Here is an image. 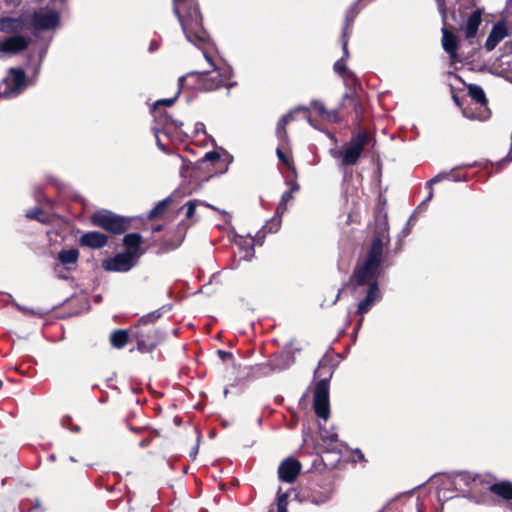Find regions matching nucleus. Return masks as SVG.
Masks as SVG:
<instances>
[{
	"mask_svg": "<svg viewBox=\"0 0 512 512\" xmlns=\"http://www.w3.org/2000/svg\"><path fill=\"white\" fill-rule=\"evenodd\" d=\"M277 512H288L287 508H277Z\"/></svg>",
	"mask_w": 512,
	"mask_h": 512,
	"instance_id": "nucleus-63",
	"label": "nucleus"
},
{
	"mask_svg": "<svg viewBox=\"0 0 512 512\" xmlns=\"http://www.w3.org/2000/svg\"><path fill=\"white\" fill-rule=\"evenodd\" d=\"M44 216V212L41 208H33L26 213V217L29 219H35L38 220L41 223L45 222V219L42 217Z\"/></svg>",
	"mask_w": 512,
	"mask_h": 512,
	"instance_id": "nucleus-34",
	"label": "nucleus"
},
{
	"mask_svg": "<svg viewBox=\"0 0 512 512\" xmlns=\"http://www.w3.org/2000/svg\"><path fill=\"white\" fill-rule=\"evenodd\" d=\"M46 52H47V48H43V49H41V51H40V53H39L40 62H41V61L43 60V58L45 57Z\"/></svg>",
	"mask_w": 512,
	"mask_h": 512,
	"instance_id": "nucleus-58",
	"label": "nucleus"
},
{
	"mask_svg": "<svg viewBox=\"0 0 512 512\" xmlns=\"http://www.w3.org/2000/svg\"><path fill=\"white\" fill-rule=\"evenodd\" d=\"M334 71L340 75H343L345 73L349 74V75H352V72H348L347 71V67H346V64H345V59L344 58H341L339 59L338 61L335 62L334 64Z\"/></svg>",
	"mask_w": 512,
	"mask_h": 512,
	"instance_id": "nucleus-37",
	"label": "nucleus"
},
{
	"mask_svg": "<svg viewBox=\"0 0 512 512\" xmlns=\"http://www.w3.org/2000/svg\"><path fill=\"white\" fill-rule=\"evenodd\" d=\"M325 120L332 121V122H339L340 117H339L338 110L327 111V114L325 115Z\"/></svg>",
	"mask_w": 512,
	"mask_h": 512,
	"instance_id": "nucleus-43",
	"label": "nucleus"
},
{
	"mask_svg": "<svg viewBox=\"0 0 512 512\" xmlns=\"http://www.w3.org/2000/svg\"><path fill=\"white\" fill-rule=\"evenodd\" d=\"M298 111H308V108L305 106H298L279 119L276 127V136L280 141L287 138L286 125L294 120V113Z\"/></svg>",
	"mask_w": 512,
	"mask_h": 512,
	"instance_id": "nucleus-19",
	"label": "nucleus"
},
{
	"mask_svg": "<svg viewBox=\"0 0 512 512\" xmlns=\"http://www.w3.org/2000/svg\"><path fill=\"white\" fill-rule=\"evenodd\" d=\"M488 475L472 474L467 471L455 472L453 476V483L456 489L465 491L467 490V498L474 501L476 504H487L489 502V495L484 491Z\"/></svg>",
	"mask_w": 512,
	"mask_h": 512,
	"instance_id": "nucleus-3",
	"label": "nucleus"
},
{
	"mask_svg": "<svg viewBox=\"0 0 512 512\" xmlns=\"http://www.w3.org/2000/svg\"><path fill=\"white\" fill-rule=\"evenodd\" d=\"M362 322H363V318H361V319L359 320V322H358V324H357V327H356V329H357V330L361 327Z\"/></svg>",
	"mask_w": 512,
	"mask_h": 512,
	"instance_id": "nucleus-64",
	"label": "nucleus"
},
{
	"mask_svg": "<svg viewBox=\"0 0 512 512\" xmlns=\"http://www.w3.org/2000/svg\"><path fill=\"white\" fill-rule=\"evenodd\" d=\"M355 453L357 454V457L359 460H364V454L362 453V451L360 449H356Z\"/></svg>",
	"mask_w": 512,
	"mask_h": 512,
	"instance_id": "nucleus-57",
	"label": "nucleus"
},
{
	"mask_svg": "<svg viewBox=\"0 0 512 512\" xmlns=\"http://www.w3.org/2000/svg\"><path fill=\"white\" fill-rule=\"evenodd\" d=\"M468 93H469V96L476 103L483 104V105L487 104V99H486V96H485V93H484V90L482 89V87L475 85V84H471L468 87Z\"/></svg>",
	"mask_w": 512,
	"mask_h": 512,
	"instance_id": "nucleus-29",
	"label": "nucleus"
},
{
	"mask_svg": "<svg viewBox=\"0 0 512 512\" xmlns=\"http://www.w3.org/2000/svg\"><path fill=\"white\" fill-rule=\"evenodd\" d=\"M128 340V333L126 330H115L110 336V341L113 347L123 348Z\"/></svg>",
	"mask_w": 512,
	"mask_h": 512,
	"instance_id": "nucleus-28",
	"label": "nucleus"
},
{
	"mask_svg": "<svg viewBox=\"0 0 512 512\" xmlns=\"http://www.w3.org/2000/svg\"><path fill=\"white\" fill-rule=\"evenodd\" d=\"M319 430L320 436L324 441L336 442L338 440V435L335 432L328 430L321 425L319 426Z\"/></svg>",
	"mask_w": 512,
	"mask_h": 512,
	"instance_id": "nucleus-33",
	"label": "nucleus"
},
{
	"mask_svg": "<svg viewBox=\"0 0 512 512\" xmlns=\"http://www.w3.org/2000/svg\"><path fill=\"white\" fill-rule=\"evenodd\" d=\"M286 204L287 203H284V202H281V201L279 202L278 207L276 209V215L275 216H280V219L282 218V215L287 210Z\"/></svg>",
	"mask_w": 512,
	"mask_h": 512,
	"instance_id": "nucleus-47",
	"label": "nucleus"
},
{
	"mask_svg": "<svg viewBox=\"0 0 512 512\" xmlns=\"http://www.w3.org/2000/svg\"><path fill=\"white\" fill-rule=\"evenodd\" d=\"M442 47L449 54L452 60L457 58L458 41L457 37L447 28H442Z\"/></svg>",
	"mask_w": 512,
	"mask_h": 512,
	"instance_id": "nucleus-20",
	"label": "nucleus"
},
{
	"mask_svg": "<svg viewBox=\"0 0 512 512\" xmlns=\"http://www.w3.org/2000/svg\"><path fill=\"white\" fill-rule=\"evenodd\" d=\"M198 449H199V443H197L190 451L189 455L192 459H195L196 458V455L198 453Z\"/></svg>",
	"mask_w": 512,
	"mask_h": 512,
	"instance_id": "nucleus-52",
	"label": "nucleus"
},
{
	"mask_svg": "<svg viewBox=\"0 0 512 512\" xmlns=\"http://www.w3.org/2000/svg\"><path fill=\"white\" fill-rule=\"evenodd\" d=\"M322 363H323L322 361L319 362V366H318L317 370L315 371V374H320V371L322 369Z\"/></svg>",
	"mask_w": 512,
	"mask_h": 512,
	"instance_id": "nucleus-61",
	"label": "nucleus"
},
{
	"mask_svg": "<svg viewBox=\"0 0 512 512\" xmlns=\"http://www.w3.org/2000/svg\"><path fill=\"white\" fill-rule=\"evenodd\" d=\"M482 17H481V11L475 10L473 11L467 18L464 30H465V36L467 39L474 38L478 32L479 26L481 24Z\"/></svg>",
	"mask_w": 512,
	"mask_h": 512,
	"instance_id": "nucleus-21",
	"label": "nucleus"
},
{
	"mask_svg": "<svg viewBox=\"0 0 512 512\" xmlns=\"http://www.w3.org/2000/svg\"><path fill=\"white\" fill-rule=\"evenodd\" d=\"M271 366L269 362L257 364L252 368V375L256 378L267 377L274 373L273 370H270Z\"/></svg>",
	"mask_w": 512,
	"mask_h": 512,
	"instance_id": "nucleus-31",
	"label": "nucleus"
},
{
	"mask_svg": "<svg viewBox=\"0 0 512 512\" xmlns=\"http://www.w3.org/2000/svg\"><path fill=\"white\" fill-rule=\"evenodd\" d=\"M311 107L317 111V113L320 117L325 119V115L327 114L328 110H326L323 102H321L319 100H313V101H311Z\"/></svg>",
	"mask_w": 512,
	"mask_h": 512,
	"instance_id": "nucleus-36",
	"label": "nucleus"
},
{
	"mask_svg": "<svg viewBox=\"0 0 512 512\" xmlns=\"http://www.w3.org/2000/svg\"><path fill=\"white\" fill-rule=\"evenodd\" d=\"M511 7H512V0H507L506 8H505V17H508Z\"/></svg>",
	"mask_w": 512,
	"mask_h": 512,
	"instance_id": "nucleus-54",
	"label": "nucleus"
},
{
	"mask_svg": "<svg viewBox=\"0 0 512 512\" xmlns=\"http://www.w3.org/2000/svg\"><path fill=\"white\" fill-rule=\"evenodd\" d=\"M293 198L292 191H285L281 196V202L287 203L289 200Z\"/></svg>",
	"mask_w": 512,
	"mask_h": 512,
	"instance_id": "nucleus-49",
	"label": "nucleus"
},
{
	"mask_svg": "<svg viewBox=\"0 0 512 512\" xmlns=\"http://www.w3.org/2000/svg\"><path fill=\"white\" fill-rule=\"evenodd\" d=\"M153 130H154V134L156 137V144H157L158 148L163 152H167L166 146L161 142V140L159 138V133L162 132V128L154 127Z\"/></svg>",
	"mask_w": 512,
	"mask_h": 512,
	"instance_id": "nucleus-42",
	"label": "nucleus"
},
{
	"mask_svg": "<svg viewBox=\"0 0 512 512\" xmlns=\"http://www.w3.org/2000/svg\"><path fill=\"white\" fill-rule=\"evenodd\" d=\"M141 242L142 236L139 233H129L126 234L123 238V244L129 249H134V254L139 249Z\"/></svg>",
	"mask_w": 512,
	"mask_h": 512,
	"instance_id": "nucleus-30",
	"label": "nucleus"
},
{
	"mask_svg": "<svg viewBox=\"0 0 512 512\" xmlns=\"http://www.w3.org/2000/svg\"><path fill=\"white\" fill-rule=\"evenodd\" d=\"M301 471V463L292 457H288L281 462L278 467L279 479L283 482L292 483Z\"/></svg>",
	"mask_w": 512,
	"mask_h": 512,
	"instance_id": "nucleus-13",
	"label": "nucleus"
},
{
	"mask_svg": "<svg viewBox=\"0 0 512 512\" xmlns=\"http://www.w3.org/2000/svg\"><path fill=\"white\" fill-rule=\"evenodd\" d=\"M311 502H312L313 504H315V505H320V504H322L324 501H323V500H318V499H316V498H313V499L311 500Z\"/></svg>",
	"mask_w": 512,
	"mask_h": 512,
	"instance_id": "nucleus-60",
	"label": "nucleus"
},
{
	"mask_svg": "<svg viewBox=\"0 0 512 512\" xmlns=\"http://www.w3.org/2000/svg\"><path fill=\"white\" fill-rule=\"evenodd\" d=\"M281 226L280 216L272 217L266 224L262 227L260 231L257 232L255 236V241L259 244H262L263 239L265 238V233H275L279 230Z\"/></svg>",
	"mask_w": 512,
	"mask_h": 512,
	"instance_id": "nucleus-24",
	"label": "nucleus"
},
{
	"mask_svg": "<svg viewBox=\"0 0 512 512\" xmlns=\"http://www.w3.org/2000/svg\"><path fill=\"white\" fill-rule=\"evenodd\" d=\"M217 355L219 356V358L222 360V361H226L228 359H232L233 358V354L229 351H224V350H218L217 351Z\"/></svg>",
	"mask_w": 512,
	"mask_h": 512,
	"instance_id": "nucleus-46",
	"label": "nucleus"
},
{
	"mask_svg": "<svg viewBox=\"0 0 512 512\" xmlns=\"http://www.w3.org/2000/svg\"><path fill=\"white\" fill-rule=\"evenodd\" d=\"M377 228L375 236L373 237L371 246L366 254L364 261L357 265L352 275L350 276L346 286L351 289L353 293H357L358 289L361 288L368 280L373 278H379L380 267L383 257V238H387L388 235V223L387 216L384 215L382 218L376 219Z\"/></svg>",
	"mask_w": 512,
	"mask_h": 512,
	"instance_id": "nucleus-1",
	"label": "nucleus"
},
{
	"mask_svg": "<svg viewBox=\"0 0 512 512\" xmlns=\"http://www.w3.org/2000/svg\"><path fill=\"white\" fill-rule=\"evenodd\" d=\"M159 123L161 124L162 132L164 134H168L169 129L171 126H173L175 129H179L183 123L179 120L173 119L171 116H169L167 113H159Z\"/></svg>",
	"mask_w": 512,
	"mask_h": 512,
	"instance_id": "nucleus-27",
	"label": "nucleus"
},
{
	"mask_svg": "<svg viewBox=\"0 0 512 512\" xmlns=\"http://www.w3.org/2000/svg\"><path fill=\"white\" fill-rule=\"evenodd\" d=\"M60 15L55 10L36 11L32 17V26L35 30H52L59 26Z\"/></svg>",
	"mask_w": 512,
	"mask_h": 512,
	"instance_id": "nucleus-11",
	"label": "nucleus"
},
{
	"mask_svg": "<svg viewBox=\"0 0 512 512\" xmlns=\"http://www.w3.org/2000/svg\"><path fill=\"white\" fill-rule=\"evenodd\" d=\"M29 40L22 35L0 39V52L18 53L28 47Z\"/></svg>",
	"mask_w": 512,
	"mask_h": 512,
	"instance_id": "nucleus-14",
	"label": "nucleus"
},
{
	"mask_svg": "<svg viewBox=\"0 0 512 512\" xmlns=\"http://www.w3.org/2000/svg\"><path fill=\"white\" fill-rule=\"evenodd\" d=\"M91 221L93 225L113 234H123L129 228V221L107 210L95 212Z\"/></svg>",
	"mask_w": 512,
	"mask_h": 512,
	"instance_id": "nucleus-7",
	"label": "nucleus"
},
{
	"mask_svg": "<svg viewBox=\"0 0 512 512\" xmlns=\"http://www.w3.org/2000/svg\"><path fill=\"white\" fill-rule=\"evenodd\" d=\"M340 295H341V290H339V291H338V293H337V295H336V298H335V300H334V302H333V303H336V302L339 300Z\"/></svg>",
	"mask_w": 512,
	"mask_h": 512,
	"instance_id": "nucleus-62",
	"label": "nucleus"
},
{
	"mask_svg": "<svg viewBox=\"0 0 512 512\" xmlns=\"http://www.w3.org/2000/svg\"><path fill=\"white\" fill-rule=\"evenodd\" d=\"M26 86L25 71L22 68L11 67L0 82V98H16L25 90Z\"/></svg>",
	"mask_w": 512,
	"mask_h": 512,
	"instance_id": "nucleus-6",
	"label": "nucleus"
},
{
	"mask_svg": "<svg viewBox=\"0 0 512 512\" xmlns=\"http://www.w3.org/2000/svg\"><path fill=\"white\" fill-rule=\"evenodd\" d=\"M367 286L365 297L358 303L357 313L363 315L367 313L374 304L382 299V293L379 288L378 278L368 280L362 287Z\"/></svg>",
	"mask_w": 512,
	"mask_h": 512,
	"instance_id": "nucleus-10",
	"label": "nucleus"
},
{
	"mask_svg": "<svg viewBox=\"0 0 512 512\" xmlns=\"http://www.w3.org/2000/svg\"><path fill=\"white\" fill-rule=\"evenodd\" d=\"M16 307H17L20 311H22V312H24V313H26V314H32V313H33L31 309H29V308H27V307L20 306L19 304H16Z\"/></svg>",
	"mask_w": 512,
	"mask_h": 512,
	"instance_id": "nucleus-55",
	"label": "nucleus"
},
{
	"mask_svg": "<svg viewBox=\"0 0 512 512\" xmlns=\"http://www.w3.org/2000/svg\"><path fill=\"white\" fill-rule=\"evenodd\" d=\"M358 13H359V10L356 8V4H354V5L350 6V8L347 10L346 15H345V22H344V26L342 29V36H341L342 48H343V53H344L342 58H344V59L348 58V56H349V52H348V48H347V46H348L347 38L351 31L354 19L356 18Z\"/></svg>",
	"mask_w": 512,
	"mask_h": 512,
	"instance_id": "nucleus-17",
	"label": "nucleus"
},
{
	"mask_svg": "<svg viewBox=\"0 0 512 512\" xmlns=\"http://www.w3.org/2000/svg\"><path fill=\"white\" fill-rule=\"evenodd\" d=\"M22 18L4 17L0 19V31L6 33H14L21 31L24 27Z\"/></svg>",
	"mask_w": 512,
	"mask_h": 512,
	"instance_id": "nucleus-23",
	"label": "nucleus"
},
{
	"mask_svg": "<svg viewBox=\"0 0 512 512\" xmlns=\"http://www.w3.org/2000/svg\"><path fill=\"white\" fill-rule=\"evenodd\" d=\"M171 201H172V198L170 196L166 197L165 199H163L161 201H159L156 204V206L149 212L148 217L149 218H154L157 215L161 214Z\"/></svg>",
	"mask_w": 512,
	"mask_h": 512,
	"instance_id": "nucleus-32",
	"label": "nucleus"
},
{
	"mask_svg": "<svg viewBox=\"0 0 512 512\" xmlns=\"http://www.w3.org/2000/svg\"><path fill=\"white\" fill-rule=\"evenodd\" d=\"M173 12L189 42L196 46L207 43L209 35L203 27V18L198 3L189 1L185 16L180 13L178 3H173Z\"/></svg>",
	"mask_w": 512,
	"mask_h": 512,
	"instance_id": "nucleus-2",
	"label": "nucleus"
},
{
	"mask_svg": "<svg viewBox=\"0 0 512 512\" xmlns=\"http://www.w3.org/2000/svg\"><path fill=\"white\" fill-rule=\"evenodd\" d=\"M184 207H186V218H192L196 209V201H188Z\"/></svg>",
	"mask_w": 512,
	"mask_h": 512,
	"instance_id": "nucleus-40",
	"label": "nucleus"
},
{
	"mask_svg": "<svg viewBox=\"0 0 512 512\" xmlns=\"http://www.w3.org/2000/svg\"><path fill=\"white\" fill-rule=\"evenodd\" d=\"M276 154H277V156H278V158H279V160L281 162H283L286 165L290 166L288 158L286 157V155L284 154V152L280 148L276 149Z\"/></svg>",
	"mask_w": 512,
	"mask_h": 512,
	"instance_id": "nucleus-48",
	"label": "nucleus"
},
{
	"mask_svg": "<svg viewBox=\"0 0 512 512\" xmlns=\"http://www.w3.org/2000/svg\"><path fill=\"white\" fill-rule=\"evenodd\" d=\"M450 173H446L445 171L438 173L436 176L431 178L427 183L426 186L429 189V193L427 197L422 201V203L419 205V208H422L424 205H426L429 201L432 200L434 193H433V184L439 183L443 181L444 179H449Z\"/></svg>",
	"mask_w": 512,
	"mask_h": 512,
	"instance_id": "nucleus-26",
	"label": "nucleus"
},
{
	"mask_svg": "<svg viewBox=\"0 0 512 512\" xmlns=\"http://www.w3.org/2000/svg\"><path fill=\"white\" fill-rule=\"evenodd\" d=\"M79 258V251L76 248H71L68 250H61L58 253V260L61 265L66 266V270H70L69 265H75Z\"/></svg>",
	"mask_w": 512,
	"mask_h": 512,
	"instance_id": "nucleus-25",
	"label": "nucleus"
},
{
	"mask_svg": "<svg viewBox=\"0 0 512 512\" xmlns=\"http://www.w3.org/2000/svg\"><path fill=\"white\" fill-rule=\"evenodd\" d=\"M216 75L209 76L208 71H191L178 79V86L183 88L185 83L190 78H195L194 86L203 91H213L224 85L225 81L229 80L232 75V69L227 67L221 70H216Z\"/></svg>",
	"mask_w": 512,
	"mask_h": 512,
	"instance_id": "nucleus-4",
	"label": "nucleus"
},
{
	"mask_svg": "<svg viewBox=\"0 0 512 512\" xmlns=\"http://www.w3.org/2000/svg\"><path fill=\"white\" fill-rule=\"evenodd\" d=\"M288 493L285 492V493H281L280 491L278 492V496H277V508H287V505H288Z\"/></svg>",
	"mask_w": 512,
	"mask_h": 512,
	"instance_id": "nucleus-38",
	"label": "nucleus"
},
{
	"mask_svg": "<svg viewBox=\"0 0 512 512\" xmlns=\"http://www.w3.org/2000/svg\"><path fill=\"white\" fill-rule=\"evenodd\" d=\"M236 85H237V82H229V83H227V84H226V87H227V89H228L227 95H229V94H230L229 90H230L232 87L236 86Z\"/></svg>",
	"mask_w": 512,
	"mask_h": 512,
	"instance_id": "nucleus-59",
	"label": "nucleus"
},
{
	"mask_svg": "<svg viewBox=\"0 0 512 512\" xmlns=\"http://www.w3.org/2000/svg\"><path fill=\"white\" fill-rule=\"evenodd\" d=\"M204 57H205V59L209 62V64H210V66L212 67L213 71H216V70H217V68H216V66H215V64H214V62H213V60H212L211 56H210L208 53L204 52Z\"/></svg>",
	"mask_w": 512,
	"mask_h": 512,
	"instance_id": "nucleus-51",
	"label": "nucleus"
},
{
	"mask_svg": "<svg viewBox=\"0 0 512 512\" xmlns=\"http://www.w3.org/2000/svg\"><path fill=\"white\" fill-rule=\"evenodd\" d=\"M220 159V154L217 151H209L205 153L204 157L202 158V162L209 161V162H216Z\"/></svg>",
	"mask_w": 512,
	"mask_h": 512,
	"instance_id": "nucleus-39",
	"label": "nucleus"
},
{
	"mask_svg": "<svg viewBox=\"0 0 512 512\" xmlns=\"http://www.w3.org/2000/svg\"><path fill=\"white\" fill-rule=\"evenodd\" d=\"M268 362L271 366L270 370H273L274 373H280L294 364L295 356L292 352L284 351L271 356Z\"/></svg>",
	"mask_w": 512,
	"mask_h": 512,
	"instance_id": "nucleus-16",
	"label": "nucleus"
},
{
	"mask_svg": "<svg viewBox=\"0 0 512 512\" xmlns=\"http://www.w3.org/2000/svg\"><path fill=\"white\" fill-rule=\"evenodd\" d=\"M135 336L138 350L147 353L155 349L165 339L166 334L160 329L149 330L148 332L137 330Z\"/></svg>",
	"mask_w": 512,
	"mask_h": 512,
	"instance_id": "nucleus-9",
	"label": "nucleus"
},
{
	"mask_svg": "<svg viewBox=\"0 0 512 512\" xmlns=\"http://www.w3.org/2000/svg\"><path fill=\"white\" fill-rule=\"evenodd\" d=\"M507 35L508 29L506 27L505 20L502 19L493 25L492 30L485 42L484 48L488 52L492 51Z\"/></svg>",
	"mask_w": 512,
	"mask_h": 512,
	"instance_id": "nucleus-15",
	"label": "nucleus"
},
{
	"mask_svg": "<svg viewBox=\"0 0 512 512\" xmlns=\"http://www.w3.org/2000/svg\"><path fill=\"white\" fill-rule=\"evenodd\" d=\"M286 183L288 185H290L291 188H290L289 191H292V193L295 192V191H298L300 189L299 184L297 182H295V181L291 180V181H287Z\"/></svg>",
	"mask_w": 512,
	"mask_h": 512,
	"instance_id": "nucleus-50",
	"label": "nucleus"
},
{
	"mask_svg": "<svg viewBox=\"0 0 512 512\" xmlns=\"http://www.w3.org/2000/svg\"><path fill=\"white\" fill-rule=\"evenodd\" d=\"M313 408L319 418L326 421L330 417L329 377L317 382L314 389Z\"/></svg>",
	"mask_w": 512,
	"mask_h": 512,
	"instance_id": "nucleus-8",
	"label": "nucleus"
},
{
	"mask_svg": "<svg viewBox=\"0 0 512 512\" xmlns=\"http://www.w3.org/2000/svg\"><path fill=\"white\" fill-rule=\"evenodd\" d=\"M172 309V306L170 304H165L161 306L160 308L149 312L142 317L139 318L138 324L135 326V328H138L140 325H148L155 323L157 320H159L165 313L169 312Z\"/></svg>",
	"mask_w": 512,
	"mask_h": 512,
	"instance_id": "nucleus-22",
	"label": "nucleus"
},
{
	"mask_svg": "<svg viewBox=\"0 0 512 512\" xmlns=\"http://www.w3.org/2000/svg\"><path fill=\"white\" fill-rule=\"evenodd\" d=\"M108 242V237L100 232L91 231L83 234L80 238L81 246H86L94 249L104 247Z\"/></svg>",
	"mask_w": 512,
	"mask_h": 512,
	"instance_id": "nucleus-18",
	"label": "nucleus"
},
{
	"mask_svg": "<svg viewBox=\"0 0 512 512\" xmlns=\"http://www.w3.org/2000/svg\"><path fill=\"white\" fill-rule=\"evenodd\" d=\"M134 253L123 252L103 261L106 271L127 272L135 266Z\"/></svg>",
	"mask_w": 512,
	"mask_h": 512,
	"instance_id": "nucleus-12",
	"label": "nucleus"
},
{
	"mask_svg": "<svg viewBox=\"0 0 512 512\" xmlns=\"http://www.w3.org/2000/svg\"><path fill=\"white\" fill-rule=\"evenodd\" d=\"M71 420L70 416H65L62 421H61V424L64 428H67V429H70L72 432H79L80 431V426L78 425H75V426H70L68 423L69 421Z\"/></svg>",
	"mask_w": 512,
	"mask_h": 512,
	"instance_id": "nucleus-41",
	"label": "nucleus"
},
{
	"mask_svg": "<svg viewBox=\"0 0 512 512\" xmlns=\"http://www.w3.org/2000/svg\"><path fill=\"white\" fill-rule=\"evenodd\" d=\"M181 89L182 88L179 87L177 93L171 98H165V99H160V100L156 101L154 104V110H156L159 105H165L168 107L172 106L175 103V101L177 100V98L181 92Z\"/></svg>",
	"mask_w": 512,
	"mask_h": 512,
	"instance_id": "nucleus-35",
	"label": "nucleus"
},
{
	"mask_svg": "<svg viewBox=\"0 0 512 512\" xmlns=\"http://www.w3.org/2000/svg\"><path fill=\"white\" fill-rule=\"evenodd\" d=\"M369 141L370 135L365 131H361L351 137L348 147L344 149H331L330 154L333 158L340 160L341 165L352 166L358 162L364 147Z\"/></svg>",
	"mask_w": 512,
	"mask_h": 512,
	"instance_id": "nucleus-5",
	"label": "nucleus"
},
{
	"mask_svg": "<svg viewBox=\"0 0 512 512\" xmlns=\"http://www.w3.org/2000/svg\"><path fill=\"white\" fill-rule=\"evenodd\" d=\"M158 48H159V44H158V42H157V41H155V40H152V41L150 42V45H149V51H150V52H154V51H155V50H157Z\"/></svg>",
	"mask_w": 512,
	"mask_h": 512,
	"instance_id": "nucleus-53",
	"label": "nucleus"
},
{
	"mask_svg": "<svg viewBox=\"0 0 512 512\" xmlns=\"http://www.w3.org/2000/svg\"><path fill=\"white\" fill-rule=\"evenodd\" d=\"M449 173H450V176H449L448 180H452L454 182H466L467 181V176H465V175L453 174V170L450 171Z\"/></svg>",
	"mask_w": 512,
	"mask_h": 512,
	"instance_id": "nucleus-45",
	"label": "nucleus"
},
{
	"mask_svg": "<svg viewBox=\"0 0 512 512\" xmlns=\"http://www.w3.org/2000/svg\"><path fill=\"white\" fill-rule=\"evenodd\" d=\"M178 245L165 242L159 249L158 254L165 253L176 249Z\"/></svg>",
	"mask_w": 512,
	"mask_h": 512,
	"instance_id": "nucleus-44",
	"label": "nucleus"
},
{
	"mask_svg": "<svg viewBox=\"0 0 512 512\" xmlns=\"http://www.w3.org/2000/svg\"><path fill=\"white\" fill-rule=\"evenodd\" d=\"M149 444H150L149 440L143 439V440L140 441L139 446L144 448V447H147Z\"/></svg>",
	"mask_w": 512,
	"mask_h": 512,
	"instance_id": "nucleus-56",
	"label": "nucleus"
}]
</instances>
